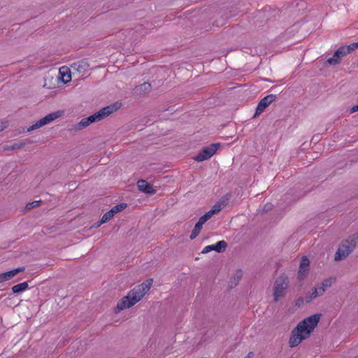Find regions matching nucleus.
<instances>
[{
	"label": "nucleus",
	"instance_id": "423d86ee",
	"mask_svg": "<svg viewBox=\"0 0 358 358\" xmlns=\"http://www.w3.org/2000/svg\"><path fill=\"white\" fill-rule=\"evenodd\" d=\"M62 112H61V111H56L54 113H49L44 117H43L41 120H39L38 121H37L35 124L30 126L27 129V131H34L36 129H38L45 124L51 122L52 121L55 120V119L59 117L62 115Z\"/></svg>",
	"mask_w": 358,
	"mask_h": 358
},
{
	"label": "nucleus",
	"instance_id": "c756f323",
	"mask_svg": "<svg viewBox=\"0 0 358 358\" xmlns=\"http://www.w3.org/2000/svg\"><path fill=\"white\" fill-rule=\"evenodd\" d=\"M241 276H242V273H241V271H238L236 273V278H235V280H237V282L235 283V285H237L238 282L239 281V280L241 278Z\"/></svg>",
	"mask_w": 358,
	"mask_h": 358
},
{
	"label": "nucleus",
	"instance_id": "f3484780",
	"mask_svg": "<svg viewBox=\"0 0 358 358\" xmlns=\"http://www.w3.org/2000/svg\"><path fill=\"white\" fill-rule=\"evenodd\" d=\"M151 84L147 82H145L143 84L136 86L135 88L136 92L138 94L148 93L151 90Z\"/></svg>",
	"mask_w": 358,
	"mask_h": 358
},
{
	"label": "nucleus",
	"instance_id": "aec40b11",
	"mask_svg": "<svg viewBox=\"0 0 358 358\" xmlns=\"http://www.w3.org/2000/svg\"><path fill=\"white\" fill-rule=\"evenodd\" d=\"M316 297H317V293L313 291V292H307L303 298L306 301V303H310Z\"/></svg>",
	"mask_w": 358,
	"mask_h": 358
},
{
	"label": "nucleus",
	"instance_id": "72a5a7b5",
	"mask_svg": "<svg viewBox=\"0 0 358 358\" xmlns=\"http://www.w3.org/2000/svg\"><path fill=\"white\" fill-rule=\"evenodd\" d=\"M253 357V352H250L245 358H252Z\"/></svg>",
	"mask_w": 358,
	"mask_h": 358
},
{
	"label": "nucleus",
	"instance_id": "2eb2a0df",
	"mask_svg": "<svg viewBox=\"0 0 358 358\" xmlns=\"http://www.w3.org/2000/svg\"><path fill=\"white\" fill-rule=\"evenodd\" d=\"M96 122V120H95V117L93 115H90L89 117L86 118H83L80 120V122H78L77 125V129H82L87 126H89L90 124Z\"/></svg>",
	"mask_w": 358,
	"mask_h": 358
},
{
	"label": "nucleus",
	"instance_id": "20e7f679",
	"mask_svg": "<svg viewBox=\"0 0 358 358\" xmlns=\"http://www.w3.org/2000/svg\"><path fill=\"white\" fill-rule=\"evenodd\" d=\"M289 286L288 278L285 275L278 277L273 286L274 301H278L279 299L285 295L286 289Z\"/></svg>",
	"mask_w": 358,
	"mask_h": 358
},
{
	"label": "nucleus",
	"instance_id": "6ab92c4d",
	"mask_svg": "<svg viewBox=\"0 0 358 358\" xmlns=\"http://www.w3.org/2000/svg\"><path fill=\"white\" fill-rule=\"evenodd\" d=\"M341 57L339 56L338 53H337V51L336 50L334 53V55L332 57L329 58L327 60V62L330 65H336L338 64L341 62Z\"/></svg>",
	"mask_w": 358,
	"mask_h": 358
},
{
	"label": "nucleus",
	"instance_id": "dca6fc26",
	"mask_svg": "<svg viewBox=\"0 0 358 358\" xmlns=\"http://www.w3.org/2000/svg\"><path fill=\"white\" fill-rule=\"evenodd\" d=\"M29 285L28 282H23L19 284H17L12 287V291L13 294H20L28 289Z\"/></svg>",
	"mask_w": 358,
	"mask_h": 358
},
{
	"label": "nucleus",
	"instance_id": "6e6552de",
	"mask_svg": "<svg viewBox=\"0 0 358 358\" xmlns=\"http://www.w3.org/2000/svg\"><path fill=\"white\" fill-rule=\"evenodd\" d=\"M127 204L126 203H121L115 205L110 210H108V212H106V213L103 214V215L102 216V217L100 220V224H103V223L108 222L113 217V216L116 213L121 212L122 210L125 209L127 208Z\"/></svg>",
	"mask_w": 358,
	"mask_h": 358
},
{
	"label": "nucleus",
	"instance_id": "f8f14e48",
	"mask_svg": "<svg viewBox=\"0 0 358 358\" xmlns=\"http://www.w3.org/2000/svg\"><path fill=\"white\" fill-rule=\"evenodd\" d=\"M137 187L138 189L143 193L150 195L156 193V189L154 188L152 185L150 184L145 180H139L137 182Z\"/></svg>",
	"mask_w": 358,
	"mask_h": 358
},
{
	"label": "nucleus",
	"instance_id": "c9c22d12",
	"mask_svg": "<svg viewBox=\"0 0 358 358\" xmlns=\"http://www.w3.org/2000/svg\"><path fill=\"white\" fill-rule=\"evenodd\" d=\"M68 78H69V80H64V82L65 83H66L68 81H69V80H71V74H69V75H68Z\"/></svg>",
	"mask_w": 358,
	"mask_h": 358
},
{
	"label": "nucleus",
	"instance_id": "2f4dec72",
	"mask_svg": "<svg viewBox=\"0 0 358 358\" xmlns=\"http://www.w3.org/2000/svg\"><path fill=\"white\" fill-rule=\"evenodd\" d=\"M358 111V104L352 107L350 110V113Z\"/></svg>",
	"mask_w": 358,
	"mask_h": 358
},
{
	"label": "nucleus",
	"instance_id": "473e14b6",
	"mask_svg": "<svg viewBox=\"0 0 358 358\" xmlns=\"http://www.w3.org/2000/svg\"><path fill=\"white\" fill-rule=\"evenodd\" d=\"M208 213L212 217L213 215L216 214V212L211 208L209 211H208Z\"/></svg>",
	"mask_w": 358,
	"mask_h": 358
},
{
	"label": "nucleus",
	"instance_id": "c85d7f7f",
	"mask_svg": "<svg viewBox=\"0 0 358 358\" xmlns=\"http://www.w3.org/2000/svg\"><path fill=\"white\" fill-rule=\"evenodd\" d=\"M212 208L216 212V213H217L221 210L222 206L220 204L216 203L213 206Z\"/></svg>",
	"mask_w": 358,
	"mask_h": 358
},
{
	"label": "nucleus",
	"instance_id": "4be33fe9",
	"mask_svg": "<svg viewBox=\"0 0 358 358\" xmlns=\"http://www.w3.org/2000/svg\"><path fill=\"white\" fill-rule=\"evenodd\" d=\"M41 203V201H34L33 202H31V203H28L27 205H26V209L27 210H31L33 208H35V207H37L40 205V203Z\"/></svg>",
	"mask_w": 358,
	"mask_h": 358
},
{
	"label": "nucleus",
	"instance_id": "5701e85b",
	"mask_svg": "<svg viewBox=\"0 0 358 358\" xmlns=\"http://www.w3.org/2000/svg\"><path fill=\"white\" fill-rule=\"evenodd\" d=\"M325 291H326V289L322 285L315 287H314V289H313V292H316L317 293V296L323 295L324 293L325 292Z\"/></svg>",
	"mask_w": 358,
	"mask_h": 358
},
{
	"label": "nucleus",
	"instance_id": "9b49d317",
	"mask_svg": "<svg viewBox=\"0 0 358 358\" xmlns=\"http://www.w3.org/2000/svg\"><path fill=\"white\" fill-rule=\"evenodd\" d=\"M227 247V243L225 241H220L217 242L215 245H210L206 246L203 250L202 253L206 254L210 251L215 250L217 252L221 253L224 252Z\"/></svg>",
	"mask_w": 358,
	"mask_h": 358
},
{
	"label": "nucleus",
	"instance_id": "b1692460",
	"mask_svg": "<svg viewBox=\"0 0 358 358\" xmlns=\"http://www.w3.org/2000/svg\"><path fill=\"white\" fill-rule=\"evenodd\" d=\"M332 283H333V278H329L324 280L322 282L321 285L323 286L326 289L327 287H331Z\"/></svg>",
	"mask_w": 358,
	"mask_h": 358
},
{
	"label": "nucleus",
	"instance_id": "4c0bfd02",
	"mask_svg": "<svg viewBox=\"0 0 358 358\" xmlns=\"http://www.w3.org/2000/svg\"><path fill=\"white\" fill-rule=\"evenodd\" d=\"M4 127H3V126L0 125V131H2V130L3 129V128H4Z\"/></svg>",
	"mask_w": 358,
	"mask_h": 358
},
{
	"label": "nucleus",
	"instance_id": "7c9ffc66",
	"mask_svg": "<svg viewBox=\"0 0 358 358\" xmlns=\"http://www.w3.org/2000/svg\"><path fill=\"white\" fill-rule=\"evenodd\" d=\"M271 208H272V204H271V203H266V204L264 206V211L267 212V211L270 210L271 209Z\"/></svg>",
	"mask_w": 358,
	"mask_h": 358
},
{
	"label": "nucleus",
	"instance_id": "cd10ccee",
	"mask_svg": "<svg viewBox=\"0 0 358 358\" xmlns=\"http://www.w3.org/2000/svg\"><path fill=\"white\" fill-rule=\"evenodd\" d=\"M304 302H306L305 299L302 296H300L296 301V306H301V305H303L304 303Z\"/></svg>",
	"mask_w": 358,
	"mask_h": 358
},
{
	"label": "nucleus",
	"instance_id": "a211bd4d",
	"mask_svg": "<svg viewBox=\"0 0 358 358\" xmlns=\"http://www.w3.org/2000/svg\"><path fill=\"white\" fill-rule=\"evenodd\" d=\"M203 224L202 222H201L199 220L196 223L193 230L192 231L190 236H189L191 240H194V238H196L198 236L201 230L202 229Z\"/></svg>",
	"mask_w": 358,
	"mask_h": 358
},
{
	"label": "nucleus",
	"instance_id": "ddd939ff",
	"mask_svg": "<svg viewBox=\"0 0 358 358\" xmlns=\"http://www.w3.org/2000/svg\"><path fill=\"white\" fill-rule=\"evenodd\" d=\"M24 267H18L11 271L0 273V283L9 280L20 272L24 271Z\"/></svg>",
	"mask_w": 358,
	"mask_h": 358
},
{
	"label": "nucleus",
	"instance_id": "f704fd0d",
	"mask_svg": "<svg viewBox=\"0 0 358 358\" xmlns=\"http://www.w3.org/2000/svg\"><path fill=\"white\" fill-rule=\"evenodd\" d=\"M63 70H64V67H62L59 69V72L61 74H63L64 76H65L64 73L63 72Z\"/></svg>",
	"mask_w": 358,
	"mask_h": 358
},
{
	"label": "nucleus",
	"instance_id": "1a4fd4ad",
	"mask_svg": "<svg viewBox=\"0 0 358 358\" xmlns=\"http://www.w3.org/2000/svg\"><path fill=\"white\" fill-rule=\"evenodd\" d=\"M117 109V108L115 106V104L110 105V106L103 108L98 112L93 114V115L94 116L96 122H99V121L103 120V118L108 117L109 115L113 113Z\"/></svg>",
	"mask_w": 358,
	"mask_h": 358
},
{
	"label": "nucleus",
	"instance_id": "4468645a",
	"mask_svg": "<svg viewBox=\"0 0 358 358\" xmlns=\"http://www.w3.org/2000/svg\"><path fill=\"white\" fill-rule=\"evenodd\" d=\"M89 64L85 60L78 61L71 65V68L79 73L84 74L89 69Z\"/></svg>",
	"mask_w": 358,
	"mask_h": 358
},
{
	"label": "nucleus",
	"instance_id": "7ed1b4c3",
	"mask_svg": "<svg viewBox=\"0 0 358 358\" xmlns=\"http://www.w3.org/2000/svg\"><path fill=\"white\" fill-rule=\"evenodd\" d=\"M357 242L358 234H355L350 236L348 239L343 241L339 245L335 254L334 259L336 261L345 259L354 250Z\"/></svg>",
	"mask_w": 358,
	"mask_h": 358
},
{
	"label": "nucleus",
	"instance_id": "f257e3e1",
	"mask_svg": "<svg viewBox=\"0 0 358 358\" xmlns=\"http://www.w3.org/2000/svg\"><path fill=\"white\" fill-rule=\"evenodd\" d=\"M320 318V314L311 315L301 322L292 330L289 338V346L294 348L299 345L304 339L308 338L317 327Z\"/></svg>",
	"mask_w": 358,
	"mask_h": 358
},
{
	"label": "nucleus",
	"instance_id": "39448f33",
	"mask_svg": "<svg viewBox=\"0 0 358 358\" xmlns=\"http://www.w3.org/2000/svg\"><path fill=\"white\" fill-rule=\"evenodd\" d=\"M220 146V143H213L208 147H204L193 159L196 162L207 160L216 152Z\"/></svg>",
	"mask_w": 358,
	"mask_h": 358
},
{
	"label": "nucleus",
	"instance_id": "e433bc0d",
	"mask_svg": "<svg viewBox=\"0 0 358 358\" xmlns=\"http://www.w3.org/2000/svg\"><path fill=\"white\" fill-rule=\"evenodd\" d=\"M102 224H100V221H99L97 223H96V227H99L101 226Z\"/></svg>",
	"mask_w": 358,
	"mask_h": 358
},
{
	"label": "nucleus",
	"instance_id": "bb28decb",
	"mask_svg": "<svg viewBox=\"0 0 358 358\" xmlns=\"http://www.w3.org/2000/svg\"><path fill=\"white\" fill-rule=\"evenodd\" d=\"M348 50L350 52H352L355 49L358 48V41L355 43H352L350 44L349 45H347Z\"/></svg>",
	"mask_w": 358,
	"mask_h": 358
},
{
	"label": "nucleus",
	"instance_id": "412c9836",
	"mask_svg": "<svg viewBox=\"0 0 358 358\" xmlns=\"http://www.w3.org/2000/svg\"><path fill=\"white\" fill-rule=\"evenodd\" d=\"M339 56L341 57H345L347 54L350 53L347 45L340 47L337 50Z\"/></svg>",
	"mask_w": 358,
	"mask_h": 358
},
{
	"label": "nucleus",
	"instance_id": "0eeeda50",
	"mask_svg": "<svg viewBox=\"0 0 358 358\" xmlns=\"http://www.w3.org/2000/svg\"><path fill=\"white\" fill-rule=\"evenodd\" d=\"M276 99V95L271 94L266 96H264L263 99L260 100L259 102L256 111L254 115V117L259 116L260 114H262L264 110L272 103Z\"/></svg>",
	"mask_w": 358,
	"mask_h": 358
},
{
	"label": "nucleus",
	"instance_id": "f03ea898",
	"mask_svg": "<svg viewBox=\"0 0 358 358\" xmlns=\"http://www.w3.org/2000/svg\"><path fill=\"white\" fill-rule=\"evenodd\" d=\"M152 284V279H150L141 283L137 287L131 289L127 296L122 297L118 301L115 308V312L118 313L135 305L150 290Z\"/></svg>",
	"mask_w": 358,
	"mask_h": 358
},
{
	"label": "nucleus",
	"instance_id": "393cba45",
	"mask_svg": "<svg viewBox=\"0 0 358 358\" xmlns=\"http://www.w3.org/2000/svg\"><path fill=\"white\" fill-rule=\"evenodd\" d=\"M25 144L26 143L24 142L14 143L10 146V150H14L22 148L25 145Z\"/></svg>",
	"mask_w": 358,
	"mask_h": 358
},
{
	"label": "nucleus",
	"instance_id": "9d476101",
	"mask_svg": "<svg viewBox=\"0 0 358 358\" xmlns=\"http://www.w3.org/2000/svg\"><path fill=\"white\" fill-rule=\"evenodd\" d=\"M310 262L307 257L301 258V264L298 271V278L303 280L309 273Z\"/></svg>",
	"mask_w": 358,
	"mask_h": 358
},
{
	"label": "nucleus",
	"instance_id": "a878e982",
	"mask_svg": "<svg viewBox=\"0 0 358 358\" xmlns=\"http://www.w3.org/2000/svg\"><path fill=\"white\" fill-rule=\"evenodd\" d=\"M211 217V216L207 213H206L203 215H202L200 218H199V221L201 222H202L203 224H204L206 222H207L210 218Z\"/></svg>",
	"mask_w": 358,
	"mask_h": 358
}]
</instances>
